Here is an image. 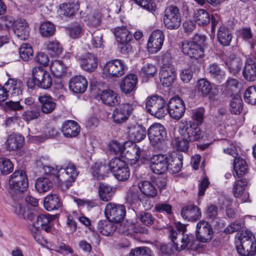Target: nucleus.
I'll use <instances>...</instances> for the list:
<instances>
[{"instance_id":"f257e3e1","label":"nucleus","mask_w":256,"mask_h":256,"mask_svg":"<svg viewBox=\"0 0 256 256\" xmlns=\"http://www.w3.org/2000/svg\"><path fill=\"white\" fill-rule=\"evenodd\" d=\"M206 40V36L195 34L193 40H184L182 42L180 48L182 52L190 58L198 60L204 56V50L202 44Z\"/></svg>"},{"instance_id":"f03ea898","label":"nucleus","mask_w":256,"mask_h":256,"mask_svg":"<svg viewBox=\"0 0 256 256\" xmlns=\"http://www.w3.org/2000/svg\"><path fill=\"white\" fill-rule=\"evenodd\" d=\"M124 161L118 158H112L107 166L102 163H96L91 168V173L92 176H104L110 172L114 176H120L118 172L122 170H126Z\"/></svg>"},{"instance_id":"7ed1b4c3","label":"nucleus","mask_w":256,"mask_h":256,"mask_svg":"<svg viewBox=\"0 0 256 256\" xmlns=\"http://www.w3.org/2000/svg\"><path fill=\"white\" fill-rule=\"evenodd\" d=\"M163 22L167 29H178L182 22V14L180 9L175 6H168L164 11Z\"/></svg>"},{"instance_id":"20e7f679","label":"nucleus","mask_w":256,"mask_h":256,"mask_svg":"<svg viewBox=\"0 0 256 256\" xmlns=\"http://www.w3.org/2000/svg\"><path fill=\"white\" fill-rule=\"evenodd\" d=\"M32 76L34 84L39 88L48 90L52 84V79L50 74L42 67L34 68L32 70Z\"/></svg>"},{"instance_id":"39448f33","label":"nucleus","mask_w":256,"mask_h":256,"mask_svg":"<svg viewBox=\"0 0 256 256\" xmlns=\"http://www.w3.org/2000/svg\"><path fill=\"white\" fill-rule=\"evenodd\" d=\"M126 213L124 206L114 202L108 203L104 210V214L109 220L115 223L123 220Z\"/></svg>"},{"instance_id":"423d86ee","label":"nucleus","mask_w":256,"mask_h":256,"mask_svg":"<svg viewBox=\"0 0 256 256\" xmlns=\"http://www.w3.org/2000/svg\"><path fill=\"white\" fill-rule=\"evenodd\" d=\"M134 108V103L130 102H125L119 105L112 112V118L114 122L117 124L125 122L132 114Z\"/></svg>"},{"instance_id":"0eeeda50","label":"nucleus","mask_w":256,"mask_h":256,"mask_svg":"<svg viewBox=\"0 0 256 256\" xmlns=\"http://www.w3.org/2000/svg\"><path fill=\"white\" fill-rule=\"evenodd\" d=\"M224 152L234 157V168L236 176H244L248 172V166L244 160L238 155L237 148L234 144H230V146L224 149Z\"/></svg>"},{"instance_id":"6e6552de","label":"nucleus","mask_w":256,"mask_h":256,"mask_svg":"<svg viewBox=\"0 0 256 256\" xmlns=\"http://www.w3.org/2000/svg\"><path fill=\"white\" fill-rule=\"evenodd\" d=\"M147 134L150 142L153 146L161 144L166 137V128L160 123L152 124L148 128Z\"/></svg>"},{"instance_id":"1a4fd4ad","label":"nucleus","mask_w":256,"mask_h":256,"mask_svg":"<svg viewBox=\"0 0 256 256\" xmlns=\"http://www.w3.org/2000/svg\"><path fill=\"white\" fill-rule=\"evenodd\" d=\"M214 232L211 225L206 221L200 220L198 222L196 230V240L202 242H209L212 238Z\"/></svg>"},{"instance_id":"9d476101","label":"nucleus","mask_w":256,"mask_h":256,"mask_svg":"<svg viewBox=\"0 0 256 256\" xmlns=\"http://www.w3.org/2000/svg\"><path fill=\"white\" fill-rule=\"evenodd\" d=\"M185 110L184 102L180 97H174L170 99L168 104V112L172 118L180 120L184 116Z\"/></svg>"},{"instance_id":"9b49d317","label":"nucleus","mask_w":256,"mask_h":256,"mask_svg":"<svg viewBox=\"0 0 256 256\" xmlns=\"http://www.w3.org/2000/svg\"><path fill=\"white\" fill-rule=\"evenodd\" d=\"M114 32L117 42L120 44L119 48L121 52L128 54L130 50V45L128 42L130 40L132 35L125 26L116 28Z\"/></svg>"},{"instance_id":"f8f14e48","label":"nucleus","mask_w":256,"mask_h":256,"mask_svg":"<svg viewBox=\"0 0 256 256\" xmlns=\"http://www.w3.org/2000/svg\"><path fill=\"white\" fill-rule=\"evenodd\" d=\"M160 78L163 86H172L176 79V70L174 66L170 64H164L160 70Z\"/></svg>"},{"instance_id":"ddd939ff","label":"nucleus","mask_w":256,"mask_h":256,"mask_svg":"<svg viewBox=\"0 0 256 256\" xmlns=\"http://www.w3.org/2000/svg\"><path fill=\"white\" fill-rule=\"evenodd\" d=\"M180 134L188 141H196L202 138V132L198 123L190 121L180 130Z\"/></svg>"},{"instance_id":"4468645a","label":"nucleus","mask_w":256,"mask_h":256,"mask_svg":"<svg viewBox=\"0 0 256 256\" xmlns=\"http://www.w3.org/2000/svg\"><path fill=\"white\" fill-rule=\"evenodd\" d=\"M42 170L45 174L54 176H59L61 170H64L66 175L70 176H78L80 173L76 166L72 163L68 164L64 168L58 166L55 167L45 166H43Z\"/></svg>"},{"instance_id":"2eb2a0df","label":"nucleus","mask_w":256,"mask_h":256,"mask_svg":"<svg viewBox=\"0 0 256 256\" xmlns=\"http://www.w3.org/2000/svg\"><path fill=\"white\" fill-rule=\"evenodd\" d=\"M170 238L174 244V248L178 251L186 250L189 246L193 244V236L192 235L182 234L180 242H176L175 240L178 236V232L174 230L172 226L168 228Z\"/></svg>"},{"instance_id":"dca6fc26","label":"nucleus","mask_w":256,"mask_h":256,"mask_svg":"<svg viewBox=\"0 0 256 256\" xmlns=\"http://www.w3.org/2000/svg\"><path fill=\"white\" fill-rule=\"evenodd\" d=\"M126 68L122 60L116 59L108 62L103 70L112 77H120L125 74Z\"/></svg>"},{"instance_id":"f3484780","label":"nucleus","mask_w":256,"mask_h":256,"mask_svg":"<svg viewBox=\"0 0 256 256\" xmlns=\"http://www.w3.org/2000/svg\"><path fill=\"white\" fill-rule=\"evenodd\" d=\"M150 168L156 174H162L168 170V162L165 155H154L150 158Z\"/></svg>"},{"instance_id":"a211bd4d","label":"nucleus","mask_w":256,"mask_h":256,"mask_svg":"<svg viewBox=\"0 0 256 256\" xmlns=\"http://www.w3.org/2000/svg\"><path fill=\"white\" fill-rule=\"evenodd\" d=\"M164 40V36L162 30H154L150 34L147 44L149 52L154 54L158 52L163 45Z\"/></svg>"},{"instance_id":"6ab92c4d","label":"nucleus","mask_w":256,"mask_h":256,"mask_svg":"<svg viewBox=\"0 0 256 256\" xmlns=\"http://www.w3.org/2000/svg\"><path fill=\"white\" fill-rule=\"evenodd\" d=\"M234 187V194L236 198H238L241 202H249V194L246 191L245 188L247 184V182L243 177H238Z\"/></svg>"},{"instance_id":"aec40b11","label":"nucleus","mask_w":256,"mask_h":256,"mask_svg":"<svg viewBox=\"0 0 256 256\" xmlns=\"http://www.w3.org/2000/svg\"><path fill=\"white\" fill-rule=\"evenodd\" d=\"M124 154L126 159L138 160L140 156L142 150L140 149L135 142L127 141L124 143Z\"/></svg>"},{"instance_id":"412c9836","label":"nucleus","mask_w":256,"mask_h":256,"mask_svg":"<svg viewBox=\"0 0 256 256\" xmlns=\"http://www.w3.org/2000/svg\"><path fill=\"white\" fill-rule=\"evenodd\" d=\"M56 218V216L50 215L48 214H39L36 221L33 224V226L36 229L34 232L40 230H44L46 232H50L52 226L51 221Z\"/></svg>"},{"instance_id":"4be33fe9","label":"nucleus","mask_w":256,"mask_h":256,"mask_svg":"<svg viewBox=\"0 0 256 256\" xmlns=\"http://www.w3.org/2000/svg\"><path fill=\"white\" fill-rule=\"evenodd\" d=\"M88 82L86 78L82 76H76L72 77L70 80L69 88L74 93L82 94L88 87Z\"/></svg>"},{"instance_id":"5701e85b","label":"nucleus","mask_w":256,"mask_h":256,"mask_svg":"<svg viewBox=\"0 0 256 256\" xmlns=\"http://www.w3.org/2000/svg\"><path fill=\"white\" fill-rule=\"evenodd\" d=\"M13 30L20 40H26L29 37L30 28L28 23L24 18L16 20Z\"/></svg>"},{"instance_id":"b1692460","label":"nucleus","mask_w":256,"mask_h":256,"mask_svg":"<svg viewBox=\"0 0 256 256\" xmlns=\"http://www.w3.org/2000/svg\"><path fill=\"white\" fill-rule=\"evenodd\" d=\"M98 57L95 54L88 53L81 59L80 66L84 70L92 72L98 68Z\"/></svg>"},{"instance_id":"393cba45","label":"nucleus","mask_w":256,"mask_h":256,"mask_svg":"<svg viewBox=\"0 0 256 256\" xmlns=\"http://www.w3.org/2000/svg\"><path fill=\"white\" fill-rule=\"evenodd\" d=\"M242 75L248 82L256 80V61L250 58H247L242 71Z\"/></svg>"},{"instance_id":"a878e982","label":"nucleus","mask_w":256,"mask_h":256,"mask_svg":"<svg viewBox=\"0 0 256 256\" xmlns=\"http://www.w3.org/2000/svg\"><path fill=\"white\" fill-rule=\"evenodd\" d=\"M138 82V77L134 74L127 75L120 84L122 92L126 94H129L135 90Z\"/></svg>"},{"instance_id":"bb28decb","label":"nucleus","mask_w":256,"mask_h":256,"mask_svg":"<svg viewBox=\"0 0 256 256\" xmlns=\"http://www.w3.org/2000/svg\"><path fill=\"white\" fill-rule=\"evenodd\" d=\"M61 131L65 137L76 136L80 132V126L74 120H68L64 122L62 126Z\"/></svg>"},{"instance_id":"cd10ccee","label":"nucleus","mask_w":256,"mask_h":256,"mask_svg":"<svg viewBox=\"0 0 256 256\" xmlns=\"http://www.w3.org/2000/svg\"><path fill=\"white\" fill-rule=\"evenodd\" d=\"M100 96L102 102L108 106H114L119 104L120 102V98L118 94L111 90H102Z\"/></svg>"},{"instance_id":"c85d7f7f","label":"nucleus","mask_w":256,"mask_h":256,"mask_svg":"<svg viewBox=\"0 0 256 256\" xmlns=\"http://www.w3.org/2000/svg\"><path fill=\"white\" fill-rule=\"evenodd\" d=\"M129 138L136 142H140L146 137L147 131L141 125H134L128 128Z\"/></svg>"},{"instance_id":"c756f323","label":"nucleus","mask_w":256,"mask_h":256,"mask_svg":"<svg viewBox=\"0 0 256 256\" xmlns=\"http://www.w3.org/2000/svg\"><path fill=\"white\" fill-rule=\"evenodd\" d=\"M181 215L183 218L189 221H196L201 218L202 214L198 206H189L182 209Z\"/></svg>"},{"instance_id":"7c9ffc66","label":"nucleus","mask_w":256,"mask_h":256,"mask_svg":"<svg viewBox=\"0 0 256 256\" xmlns=\"http://www.w3.org/2000/svg\"><path fill=\"white\" fill-rule=\"evenodd\" d=\"M28 186L27 177H10V186L12 190L17 192H24Z\"/></svg>"},{"instance_id":"2f4dec72","label":"nucleus","mask_w":256,"mask_h":256,"mask_svg":"<svg viewBox=\"0 0 256 256\" xmlns=\"http://www.w3.org/2000/svg\"><path fill=\"white\" fill-rule=\"evenodd\" d=\"M116 192V188L105 183H100L98 188L100 198L104 202L112 200Z\"/></svg>"},{"instance_id":"473e14b6","label":"nucleus","mask_w":256,"mask_h":256,"mask_svg":"<svg viewBox=\"0 0 256 256\" xmlns=\"http://www.w3.org/2000/svg\"><path fill=\"white\" fill-rule=\"evenodd\" d=\"M41 104L40 110L44 114L51 113L56 107V103L50 96L44 95L38 98Z\"/></svg>"},{"instance_id":"72a5a7b5","label":"nucleus","mask_w":256,"mask_h":256,"mask_svg":"<svg viewBox=\"0 0 256 256\" xmlns=\"http://www.w3.org/2000/svg\"><path fill=\"white\" fill-rule=\"evenodd\" d=\"M22 83L19 80L10 78L5 84V86L8 88V94L12 96H18L22 94Z\"/></svg>"},{"instance_id":"f704fd0d","label":"nucleus","mask_w":256,"mask_h":256,"mask_svg":"<svg viewBox=\"0 0 256 256\" xmlns=\"http://www.w3.org/2000/svg\"><path fill=\"white\" fill-rule=\"evenodd\" d=\"M236 248L238 252L242 256H254L256 254V240L246 242Z\"/></svg>"},{"instance_id":"c9c22d12","label":"nucleus","mask_w":256,"mask_h":256,"mask_svg":"<svg viewBox=\"0 0 256 256\" xmlns=\"http://www.w3.org/2000/svg\"><path fill=\"white\" fill-rule=\"evenodd\" d=\"M225 63L228 66L230 72L234 75L236 74L240 71L242 65L240 58L234 54H231L226 60Z\"/></svg>"},{"instance_id":"e433bc0d","label":"nucleus","mask_w":256,"mask_h":256,"mask_svg":"<svg viewBox=\"0 0 256 256\" xmlns=\"http://www.w3.org/2000/svg\"><path fill=\"white\" fill-rule=\"evenodd\" d=\"M52 186V180L50 177H38L35 182V188L39 193H44L49 191Z\"/></svg>"},{"instance_id":"4c0bfd02","label":"nucleus","mask_w":256,"mask_h":256,"mask_svg":"<svg viewBox=\"0 0 256 256\" xmlns=\"http://www.w3.org/2000/svg\"><path fill=\"white\" fill-rule=\"evenodd\" d=\"M217 38L221 44L224 46H228L230 45L232 40V32L227 27L222 26L218 30Z\"/></svg>"},{"instance_id":"58836bf2","label":"nucleus","mask_w":256,"mask_h":256,"mask_svg":"<svg viewBox=\"0 0 256 256\" xmlns=\"http://www.w3.org/2000/svg\"><path fill=\"white\" fill-rule=\"evenodd\" d=\"M111 222L108 220H102L98 224V230L102 234L106 236L111 235L115 232L116 227Z\"/></svg>"},{"instance_id":"ea45409f","label":"nucleus","mask_w":256,"mask_h":256,"mask_svg":"<svg viewBox=\"0 0 256 256\" xmlns=\"http://www.w3.org/2000/svg\"><path fill=\"white\" fill-rule=\"evenodd\" d=\"M44 206L48 211L58 210L61 207L60 201L56 194L47 196L44 200Z\"/></svg>"},{"instance_id":"a19ab883","label":"nucleus","mask_w":256,"mask_h":256,"mask_svg":"<svg viewBox=\"0 0 256 256\" xmlns=\"http://www.w3.org/2000/svg\"><path fill=\"white\" fill-rule=\"evenodd\" d=\"M41 113L40 106L34 104L29 110L23 112L22 118L26 122H29L31 120L38 118L40 116Z\"/></svg>"},{"instance_id":"79ce46f5","label":"nucleus","mask_w":256,"mask_h":256,"mask_svg":"<svg viewBox=\"0 0 256 256\" xmlns=\"http://www.w3.org/2000/svg\"><path fill=\"white\" fill-rule=\"evenodd\" d=\"M212 90V86L209 81L206 78H202L198 80L196 90L200 96L206 97L208 96Z\"/></svg>"},{"instance_id":"37998d69","label":"nucleus","mask_w":256,"mask_h":256,"mask_svg":"<svg viewBox=\"0 0 256 256\" xmlns=\"http://www.w3.org/2000/svg\"><path fill=\"white\" fill-rule=\"evenodd\" d=\"M256 240L253 234L249 230H246L237 233L235 238L236 247L244 244L245 242Z\"/></svg>"},{"instance_id":"c03bdc74","label":"nucleus","mask_w":256,"mask_h":256,"mask_svg":"<svg viewBox=\"0 0 256 256\" xmlns=\"http://www.w3.org/2000/svg\"><path fill=\"white\" fill-rule=\"evenodd\" d=\"M164 99L158 95L148 96L146 102V108L148 112L150 114L154 110L160 105L162 104Z\"/></svg>"},{"instance_id":"a18cd8bd","label":"nucleus","mask_w":256,"mask_h":256,"mask_svg":"<svg viewBox=\"0 0 256 256\" xmlns=\"http://www.w3.org/2000/svg\"><path fill=\"white\" fill-rule=\"evenodd\" d=\"M208 72L210 76L214 79L216 82L220 84L222 80L224 78V72L222 71L220 66L214 63L209 65L208 68Z\"/></svg>"},{"instance_id":"49530a36","label":"nucleus","mask_w":256,"mask_h":256,"mask_svg":"<svg viewBox=\"0 0 256 256\" xmlns=\"http://www.w3.org/2000/svg\"><path fill=\"white\" fill-rule=\"evenodd\" d=\"M23 138L18 135L12 134L6 141V146L10 151L16 150L21 148L22 145Z\"/></svg>"},{"instance_id":"de8ad7c7","label":"nucleus","mask_w":256,"mask_h":256,"mask_svg":"<svg viewBox=\"0 0 256 256\" xmlns=\"http://www.w3.org/2000/svg\"><path fill=\"white\" fill-rule=\"evenodd\" d=\"M194 18L198 25L203 26L208 24L211 20L210 14L204 9H199L195 12Z\"/></svg>"},{"instance_id":"09e8293b","label":"nucleus","mask_w":256,"mask_h":256,"mask_svg":"<svg viewBox=\"0 0 256 256\" xmlns=\"http://www.w3.org/2000/svg\"><path fill=\"white\" fill-rule=\"evenodd\" d=\"M139 188L142 192L148 197H154L157 194L156 189L148 181L140 182L139 184Z\"/></svg>"},{"instance_id":"8fccbe9b","label":"nucleus","mask_w":256,"mask_h":256,"mask_svg":"<svg viewBox=\"0 0 256 256\" xmlns=\"http://www.w3.org/2000/svg\"><path fill=\"white\" fill-rule=\"evenodd\" d=\"M56 30L55 26L50 22H42L40 28V32L41 36L45 38L53 36Z\"/></svg>"},{"instance_id":"3c124183","label":"nucleus","mask_w":256,"mask_h":256,"mask_svg":"<svg viewBox=\"0 0 256 256\" xmlns=\"http://www.w3.org/2000/svg\"><path fill=\"white\" fill-rule=\"evenodd\" d=\"M46 46L48 53L52 56H59L62 52V46L56 40L48 41Z\"/></svg>"},{"instance_id":"603ef678","label":"nucleus","mask_w":256,"mask_h":256,"mask_svg":"<svg viewBox=\"0 0 256 256\" xmlns=\"http://www.w3.org/2000/svg\"><path fill=\"white\" fill-rule=\"evenodd\" d=\"M182 166V158L179 156L172 157L168 166V170L172 174L180 172Z\"/></svg>"},{"instance_id":"864d4df0","label":"nucleus","mask_w":256,"mask_h":256,"mask_svg":"<svg viewBox=\"0 0 256 256\" xmlns=\"http://www.w3.org/2000/svg\"><path fill=\"white\" fill-rule=\"evenodd\" d=\"M78 6L74 4L65 3L60 5L58 12L60 15L70 17L74 15Z\"/></svg>"},{"instance_id":"5fc2aeb1","label":"nucleus","mask_w":256,"mask_h":256,"mask_svg":"<svg viewBox=\"0 0 256 256\" xmlns=\"http://www.w3.org/2000/svg\"><path fill=\"white\" fill-rule=\"evenodd\" d=\"M33 50L28 44H23L19 48V54L21 59L25 62L28 61L33 56Z\"/></svg>"},{"instance_id":"6e6d98bb","label":"nucleus","mask_w":256,"mask_h":256,"mask_svg":"<svg viewBox=\"0 0 256 256\" xmlns=\"http://www.w3.org/2000/svg\"><path fill=\"white\" fill-rule=\"evenodd\" d=\"M50 68L52 73L57 78L62 76L66 72V68L62 62L59 60L53 62L50 64Z\"/></svg>"},{"instance_id":"4d7b16f0","label":"nucleus","mask_w":256,"mask_h":256,"mask_svg":"<svg viewBox=\"0 0 256 256\" xmlns=\"http://www.w3.org/2000/svg\"><path fill=\"white\" fill-rule=\"evenodd\" d=\"M245 102L252 105L256 104V84L249 86L244 93Z\"/></svg>"},{"instance_id":"13d9d810","label":"nucleus","mask_w":256,"mask_h":256,"mask_svg":"<svg viewBox=\"0 0 256 256\" xmlns=\"http://www.w3.org/2000/svg\"><path fill=\"white\" fill-rule=\"evenodd\" d=\"M243 108V102L242 98L238 96L233 98L230 103V110L234 114H240Z\"/></svg>"},{"instance_id":"bf43d9fd","label":"nucleus","mask_w":256,"mask_h":256,"mask_svg":"<svg viewBox=\"0 0 256 256\" xmlns=\"http://www.w3.org/2000/svg\"><path fill=\"white\" fill-rule=\"evenodd\" d=\"M13 169L14 165L8 158H0V170L2 174L8 175L12 172Z\"/></svg>"},{"instance_id":"052dcab7","label":"nucleus","mask_w":256,"mask_h":256,"mask_svg":"<svg viewBox=\"0 0 256 256\" xmlns=\"http://www.w3.org/2000/svg\"><path fill=\"white\" fill-rule=\"evenodd\" d=\"M136 4L146 10L149 12L154 14L156 9V5L154 0H134Z\"/></svg>"},{"instance_id":"680f3d73","label":"nucleus","mask_w":256,"mask_h":256,"mask_svg":"<svg viewBox=\"0 0 256 256\" xmlns=\"http://www.w3.org/2000/svg\"><path fill=\"white\" fill-rule=\"evenodd\" d=\"M16 20L12 16L6 15L0 18V28L2 30H9L14 28Z\"/></svg>"},{"instance_id":"e2e57ef3","label":"nucleus","mask_w":256,"mask_h":256,"mask_svg":"<svg viewBox=\"0 0 256 256\" xmlns=\"http://www.w3.org/2000/svg\"><path fill=\"white\" fill-rule=\"evenodd\" d=\"M240 36L244 40L248 41L250 44L251 48H254L255 44L253 40V36L250 28H244L240 31Z\"/></svg>"},{"instance_id":"0e129e2a","label":"nucleus","mask_w":256,"mask_h":256,"mask_svg":"<svg viewBox=\"0 0 256 256\" xmlns=\"http://www.w3.org/2000/svg\"><path fill=\"white\" fill-rule=\"evenodd\" d=\"M167 113L168 107L166 106V102L164 100L162 104L158 106L150 114L158 119H161L164 118Z\"/></svg>"},{"instance_id":"69168bd1","label":"nucleus","mask_w":256,"mask_h":256,"mask_svg":"<svg viewBox=\"0 0 256 256\" xmlns=\"http://www.w3.org/2000/svg\"><path fill=\"white\" fill-rule=\"evenodd\" d=\"M12 208V210L18 215L24 216L26 211V207L22 204L19 200H13L9 203Z\"/></svg>"},{"instance_id":"338daca9","label":"nucleus","mask_w":256,"mask_h":256,"mask_svg":"<svg viewBox=\"0 0 256 256\" xmlns=\"http://www.w3.org/2000/svg\"><path fill=\"white\" fill-rule=\"evenodd\" d=\"M100 14L98 12L94 13L88 16L86 22L88 25L92 27H96L100 23Z\"/></svg>"},{"instance_id":"774afa93","label":"nucleus","mask_w":256,"mask_h":256,"mask_svg":"<svg viewBox=\"0 0 256 256\" xmlns=\"http://www.w3.org/2000/svg\"><path fill=\"white\" fill-rule=\"evenodd\" d=\"M52 250L64 256L73 253L72 248L64 243H60L58 246H54Z\"/></svg>"}]
</instances>
